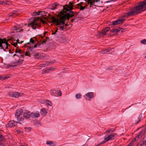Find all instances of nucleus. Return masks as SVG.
<instances>
[{
  "mask_svg": "<svg viewBox=\"0 0 146 146\" xmlns=\"http://www.w3.org/2000/svg\"><path fill=\"white\" fill-rule=\"evenodd\" d=\"M144 6L146 7V0L140 2L138 6L131 9L125 15L127 16L131 17L138 14L145 10Z\"/></svg>",
  "mask_w": 146,
  "mask_h": 146,
  "instance_id": "nucleus-1",
  "label": "nucleus"
},
{
  "mask_svg": "<svg viewBox=\"0 0 146 146\" xmlns=\"http://www.w3.org/2000/svg\"><path fill=\"white\" fill-rule=\"evenodd\" d=\"M116 133H113L108 136L106 135L104 137L105 138L104 140L102 141L100 144L95 146H100L101 145L103 144L108 141L114 139L116 138Z\"/></svg>",
  "mask_w": 146,
  "mask_h": 146,
  "instance_id": "nucleus-2",
  "label": "nucleus"
},
{
  "mask_svg": "<svg viewBox=\"0 0 146 146\" xmlns=\"http://www.w3.org/2000/svg\"><path fill=\"white\" fill-rule=\"evenodd\" d=\"M9 40L5 38H0V48L1 49H3L4 51H6L4 48H8V47L10 45L8 43Z\"/></svg>",
  "mask_w": 146,
  "mask_h": 146,
  "instance_id": "nucleus-3",
  "label": "nucleus"
},
{
  "mask_svg": "<svg viewBox=\"0 0 146 146\" xmlns=\"http://www.w3.org/2000/svg\"><path fill=\"white\" fill-rule=\"evenodd\" d=\"M39 25L36 19L34 18H33L30 19L28 25V27H31L33 29L35 30L36 27L39 26Z\"/></svg>",
  "mask_w": 146,
  "mask_h": 146,
  "instance_id": "nucleus-4",
  "label": "nucleus"
},
{
  "mask_svg": "<svg viewBox=\"0 0 146 146\" xmlns=\"http://www.w3.org/2000/svg\"><path fill=\"white\" fill-rule=\"evenodd\" d=\"M14 56L15 57V58H17V60H16L15 62H14V61L12 62H11V64H9L8 65L9 67L17 66L19 64L22 63L23 61V59L20 60L18 57L17 56L16 54H14Z\"/></svg>",
  "mask_w": 146,
  "mask_h": 146,
  "instance_id": "nucleus-5",
  "label": "nucleus"
},
{
  "mask_svg": "<svg viewBox=\"0 0 146 146\" xmlns=\"http://www.w3.org/2000/svg\"><path fill=\"white\" fill-rule=\"evenodd\" d=\"M110 27H107L106 28L101 31L99 32L98 35H99L100 36H102L106 35L107 34V32L110 30Z\"/></svg>",
  "mask_w": 146,
  "mask_h": 146,
  "instance_id": "nucleus-6",
  "label": "nucleus"
},
{
  "mask_svg": "<svg viewBox=\"0 0 146 146\" xmlns=\"http://www.w3.org/2000/svg\"><path fill=\"white\" fill-rule=\"evenodd\" d=\"M113 48H109L105 50H102L100 51V53L103 54H108L110 53H111L112 52H114V51H112V50L113 49Z\"/></svg>",
  "mask_w": 146,
  "mask_h": 146,
  "instance_id": "nucleus-7",
  "label": "nucleus"
},
{
  "mask_svg": "<svg viewBox=\"0 0 146 146\" xmlns=\"http://www.w3.org/2000/svg\"><path fill=\"white\" fill-rule=\"evenodd\" d=\"M85 98L87 100H90L94 96V95L92 92H89L86 94L84 96Z\"/></svg>",
  "mask_w": 146,
  "mask_h": 146,
  "instance_id": "nucleus-8",
  "label": "nucleus"
},
{
  "mask_svg": "<svg viewBox=\"0 0 146 146\" xmlns=\"http://www.w3.org/2000/svg\"><path fill=\"white\" fill-rule=\"evenodd\" d=\"M20 94V93L17 92H9L8 94V96L11 97L17 98L19 96Z\"/></svg>",
  "mask_w": 146,
  "mask_h": 146,
  "instance_id": "nucleus-9",
  "label": "nucleus"
},
{
  "mask_svg": "<svg viewBox=\"0 0 146 146\" xmlns=\"http://www.w3.org/2000/svg\"><path fill=\"white\" fill-rule=\"evenodd\" d=\"M69 15H70L69 14V13H67V14L61 16L60 17V19L64 20L65 22L66 20L68 21L69 18L72 17V16H69Z\"/></svg>",
  "mask_w": 146,
  "mask_h": 146,
  "instance_id": "nucleus-10",
  "label": "nucleus"
},
{
  "mask_svg": "<svg viewBox=\"0 0 146 146\" xmlns=\"http://www.w3.org/2000/svg\"><path fill=\"white\" fill-rule=\"evenodd\" d=\"M23 112V110L21 109H19L16 111L15 115V117L17 118L19 117L20 115L22 114V113Z\"/></svg>",
  "mask_w": 146,
  "mask_h": 146,
  "instance_id": "nucleus-11",
  "label": "nucleus"
},
{
  "mask_svg": "<svg viewBox=\"0 0 146 146\" xmlns=\"http://www.w3.org/2000/svg\"><path fill=\"white\" fill-rule=\"evenodd\" d=\"M18 122L14 120L9 121L8 124V127H12L17 125Z\"/></svg>",
  "mask_w": 146,
  "mask_h": 146,
  "instance_id": "nucleus-12",
  "label": "nucleus"
},
{
  "mask_svg": "<svg viewBox=\"0 0 146 146\" xmlns=\"http://www.w3.org/2000/svg\"><path fill=\"white\" fill-rule=\"evenodd\" d=\"M124 19H119L117 20H115L112 22V25H117L121 23H122L124 22Z\"/></svg>",
  "mask_w": 146,
  "mask_h": 146,
  "instance_id": "nucleus-13",
  "label": "nucleus"
},
{
  "mask_svg": "<svg viewBox=\"0 0 146 146\" xmlns=\"http://www.w3.org/2000/svg\"><path fill=\"white\" fill-rule=\"evenodd\" d=\"M23 115L25 119H28L31 117V113L28 111H26L23 113Z\"/></svg>",
  "mask_w": 146,
  "mask_h": 146,
  "instance_id": "nucleus-14",
  "label": "nucleus"
},
{
  "mask_svg": "<svg viewBox=\"0 0 146 146\" xmlns=\"http://www.w3.org/2000/svg\"><path fill=\"white\" fill-rule=\"evenodd\" d=\"M31 117L33 118H37L40 116L39 113L38 112L35 113H31Z\"/></svg>",
  "mask_w": 146,
  "mask_h": 146,
  "instance_id": "nucleus-15",
  "label": "nucleus"
},
{
  "mask_svg": "<svg viewBox=\"0 0 146 146\" xmlns=\"http://www.w3.org/2000/svg\"><path fill=\"white\" fill-rule=\"evenodd\" d=\"M68 38L67 36L65 35H63L60 38V40L62 43L65 42Z\"/></svg>",
  "mask_w": 146,
  "mask_h": 146,
  "instance_id": "nucleus-16",
  "label": "nucleus"
},
{
  "mask_svg": "<svg viewBox=\"0 0 146 146\" xmlns=\"http://www.w3.org/2000/svg\"><path fill=\"white\" fill-rule=\"evenodd\" d=\"M64 20L60 19V17L59 20H58V21L56 24L57 26L63 25L64 24Z\"/></svg>",
  "mask_w": 146,
  "mask_h": 146,
  "instance_id": "nucleus-17",
  "label": "nucleus"
},
{
  "mask_svg": "<svg viewBox=\"0 0 146 146\" xmlns=\"http://www.w3.org/2000/svg\"><path fill=\"white\" fill-rule=\"evenodd\" d=\"M99 0H88V3L90 4V5H94L95 2H97ZM90 7H91V6H90Z\"/></svg>",
  "mask_w": 146,
  "mask_h": 146,
  "instance_id": "nucleus-18",
  "label": "nucleus"
},
{
  "mask_svg": "<svg viewBox=\"0 0 146 146\" xmlns=\"http://www.w3.org/2000/svg\"><path fill=\"white\" fill-rule=\"evenodd\" d=\"M37 46H38V47H39V46L38 45H35L33 47V46H30L29 47V48L28 49V50H30L29 52H35V51L34 48H36L37 47Z\"/></svg>",
  "mask_w": 146,
  "mask_h": 146,
  "instance_id": "nucleus-19",
  "label": "nucleus"
},
{
  "mask_svg": "<svg viewBox=\"0 0 146 146\" xmlns=\"http://www.w3.org/2000/svg\"><path fill=\"white\" fill-rule=\"evenodd\" d=\"M121 28L117 27L116 28L113 29L112 30H111V31L113 33H117L121 30Z\"/></svg>",
  "mask_w": 146,
  "mask_h": 146,
  "instance_id": "nucleus-20",
  "label": "nucleus"
},
{
  "mask_svg": "<svg viewBox=\"0 0 146 146\" xmlns=\"http://www.w3.org/2000/svg\"><path fill=\"white\" fill-rule=\"evenodd\" d=\"M34 58L39 59L41 57V55L40 54L36 53L34 55Z\"/></svg>",
  "mask_w": 146,
  "mask_h": 146,
  "instance_id": "nucleus-21",
  "label": "nucleus"
},
{
  "mask_svg": "<svg viewBox=\"0 0 146 146\" xmlns=\"http://www.w3.org/2000/svg\"><path fill=\"white\" fill-rule=\"evenodd\" d=\"M40 113L41 115H44L46 114L47 112L45 109L42 108L41 110Z\"/></svg>",
  "mask_w": 146,
  "mask_h": 146,
  "instance_id": "nucleus-22",
  "label": "nucleus"
},
{
  "mask_svg": "<svg viewBox=\"0 0 146 146\" xmlns=\"http://www.w3.org/2000/svg\"><path fill=\"white\" fill-rule=\"evenodd\" d=\"M143 134L144 131L143 130H142L139 133L137 136L135 138L136 139L137 138H139L140 137H141L142 135H143Z\"/></svg>",
  "mask_w": 146,
  "mask_h": 146,
  "instance_id": "nucleus-23",
  "label": "nucleus"
},
{
  "mask_svg": "<svg viewBox=\"0 0 146 146\" xmlns=\"http://www.w3.org/2000/svg\"><path fill=\"white\" fill-rule=\"evenodd\" d=\"M46 144L50 146H55V144L52 141H47L46 142Z\"/></svg>",
  "mask_w": 146,
  "mask_h": 146,
  "instance_id": "nucleus-24",
  "label": "nucleus"
},
{
  "mask_svg": "<svg viewBox=\"0 0 146 146\" xmlns=\"http://www.w3.org/2000/svg\"><path fill=\"white\" fill-rule=\"evenodd\" d=\"M16 12H17L16 11H13V12L9 14V16H12L13 17H15L17 15V14L16 13Z\"/></svg>",
  "mask_w": 146,
  "mask_h": 146,
  "instance_id": "nucleus-25",
  "label": "nucleus"
},
{
  "mask_svg": "<svg viewBox=\"0 0 146 146\" xmlns=\"http://www.w3.org/2000/svg\"><path fill=\"white\" fill-rule=\"evenodd\" d=\"M57 29L60 31H63L64 29H65L64 26H57Z\"/></svg>",
  "mask_w": 146,
  "mask_h": 146,
  "instance_id": "nucleus-26",
  "label": "nucleus"
},
{
  "mask_svg": "<svg viewBox=\"0 0 146 146\" xmlns=\"http://www.w3.org/2000/svg\"><path fill=\"white\" fill-rule=\"evenodd\" d=\"M21 28V26L19 25H17L13 27V30L18 31L19 28Z\"/></svg>",
  "mask_w": 146,
  "mask_h": 146,
  "instance_id": "nucleus-27",
  "label": "nucleus"
},
{
  "mask_svg": "<svg viewBox=\"0 0 146 146\" xmlns=\"http://www.w3.org/2000/svg\"><path fill=\"white\" fill-rule=\"evenodd\" d=\"M141 116L140 115H139V117L137 118V119H135V123H138L141 121Z\"/></svg>",
  "mask_w": 146,
  "mask_h": 146,
  "instance_id": "nucleus-28",
  "label": "nucleus"
},
{
  "mask_svg": "<svg viewBox=\"0 0 146 146\" xmlns=\"http://www.w3.org/2000/svg\"><path fill=\"white\" fill-rule=\"evenodd\" d=\"M62 95L61 92L60 90L57 91L56 96H60Z\"/></svg>",
  "mask_w": 146,
  "mask_h": 146,
  "instance_id": "nucleus-29",
  "label": "nucleus"
},
{
  "mask_svg": "<svg viewBox=\"0 0 146 146\" xmlns=\"http://www.w3.org/2000/svg\"><path fill=\"white\" fill-rule=\"evenodd\" d=\"M56 92L57 91L56 90H52L51 92L52 95L53 96H56Z\"/></svg>",
  "mask_w": 146,
  "mask_h": 146,
  "instance_id": "nucleus-30",
  "label": "nucleus"
},
{
  "mask_svg": "<svg viewBox=\"0 0 146 146\" xmlns=\"http://www.w3.org/2000/svg\"><path fill=\"white\" fill-rule=\"evenodd\" d=\"M76 97L77 99H80L81 98L82 95L80 94H77L76 95Z\"/></svg>",
  "mask_w": 146,
  "mask_h": 146,
  "instance_id": "nucleus-31",
  "label": "nucleus"
},
{
  "mask_svg": "<svg viewBox=\"0 0 146 146\" xmlns=\"http://www.w3.org/2000/svg\"><path fill=\"white\" fill-rule=\"evenodd\" d=\"M136 141V138H135L127 146H132V145L133 144V143L134 142Z\"/></svg>",
  "mask_w": 146,
  "mask_h": 146,
  "instance_id": "nucleus-32",
  "label": "nucleus"
},
{
  "mask_svg": "<svg viewBox=\"0 0 146 146\" xmlns=\"http://www.w3.org/2000/svg\"><path fill=\"white\" fill-rule=\"evenodd\" d=\"M52 23H57L58 20L56 19L54 17H52Z\"/></svg>",
  "mask_w": 146,
  "mask_h": 146,
  "instance_id": "nucleus-33",
  "label": "nucleus"
},
{
  "mask_svg": "<svg viewBox=\"0 0 146 146\" xmlns=\"http://www.w3.org/2000/svg\"><path fill=\"white\" fill-rule=\"evenodd\" d=\"M69 14L70 15L69 16H72V17L74 16V12L72 11H69Z\"/></svg>",
  "mask_w": 146,
  "mask_h": 146,
  "instance_id": "nucleus-34",
  "label": "nucleus"
},
{
  "mask_svg": "<svg viewBox=\"0 0 146 146\" xmlns=\"http://www.w3.org/2000/svg\"><path fill=\"white\" fill-rule=\"evenodd\" d=\"M17 120L19 122L23 121L24 120V118L21 117L20 118H17Z\"/></svg>",
  "mask_w": 146,
  "mask_h": 146,
  "instance_id": "nucleus-35",
  "label": "nucleus"
},
{
  "mask_svg": "<svg viewBox=\"0 0 146 146\" xmlns=\"http://www.w3.org/2000/svg\"><path fill=\"white\" fill-rule=\"evenodd\" d=\"M46 103L49 106H51L52 104L51 102L49 100H47Z\"/></svg>",
  "mask_w": 146,
  "mask_h": 146,
  "instance_id": "nucleus-36",
  "label": "nucleus"
},
{
  "mask_svg": "<svg viewBox=\"0 0 146 146\" xmlns=\"http://www.w3.org/2000/svg\"><path fill=\"white\" fill-rule=\"evenodd\" d=\"M141 43L143 44H146V39H144L141 40Z\"/></svg>",
  "mask_w": 146,
  "mask_h": 146,
  "instance_id": "nucleus-37",
  "label": "nucleus"
},
{
  "mask_svg": "<svg viewBox=\"0 0 146 146\" xmlns=\"http://www.w3.org/2000/svg\"><path fill=\"white\" fill-rule=\"evenodd\" d=\"M63 9L66 11H68L69 12V11H70L68 9V6H67V7H66L65 6H64L63 7Z\"/></svg>",
  "mask_w": 146,
  "mask_h": 146,
  "instance_id": "nucleus-38",
  "label": "nucleus"
},
{
  "mask_svg": "<svg viewBox=\"0 0 146 146\" xmlns=\"http://www.w3.org/2000/svg\"><path fill=\"white\" fill-rule=\"evenodd\" d=\"M16 55H17V56L19 58H23L24 57V55H19L18 54H16Z\"/></svg>",
  "mask_w": 146,
  "mask_h": 146,
  "instance_id": "nucleus-39",
  "label": "nucleus"
},
{
  "mask_svg": "<svg viewBox=\"0 0 146 146\" xmlns=\"http://www.w3.org/2000/svg\"><path fill=\"white\" fill-rule=\"evenodd\" d=\"M30 41L33 44H34L35 43V41L34 40H33L32 38H30Z\"/></svg>",
  "mask_w": 146,
  "mask_h": 146,
  "instance_id": "nucleus-40",
  "label": "nucleus"
},
{
  "mask_svg": "<svg viewBox=\"0 0 146 146\" xmlns=\"http://www.w3.org/2000/svg\"><path fill=\"white\" fill-rule=\"evenodd\" d=\"M86 7V6H81L80 7V10H83Z\"/></svg>",
  "mask_w": 146,
  "mask_h": 146,
  "instance_id": "nucleus-41",
  "label": "nucleus"
},
{
  "mask_svg": "<svg viewBox=\"0 0 146 146\" xmlns=\"http://www.w3.org/2000/svg\"><path fill=\"white\" fill-rule=\"evenodd\" d=\"M68 9L69 8V10H72L73 9V6H68Z\"/></svg>",
  "mask_w": 146,
  "mask_h": 146,
  "instance_id": "nucleus-42",
  "label": "nucleus"
},
{
  "mask_svg": "<svg viewBox=\"0 0 146 146\" xmlns=\"http://www.w3.org/2000/svg\"><path fill=\"white\" fill-rule=\"evenodd\" d=\"M63 25L64 26V28L65 29H66V27L68 26V25L67 23L65 24V22H64V24H63Z\"/></svg>",
  "mask_w": 146,
  "mask_h": 146,
  "instance_id": "nucleus-43",
  "label": "nucleus"
},
{
  "mask_svg": "<svg viewBox=\"0 0 146 146\" xmlns=\"http://www.w3.org/2000/svg\"><path fill=\"white\" fill-rule=\"evenodd\" d=\"M46 40H44V39L42 40V41H41V42H42V44H43L46 41V40H47V39H48V38H47L46 37Z\"/></svg>",
  "mask_w": 146,
  "mask_h": 146,
  "instance_id": "nucleus-44",
  "label": "nucleus"
},
{
  "mask_svg": "<svg viewBox=\"0 0 146 146\" xmlns=\"http://www.w3.org/2000/svg\"><path fill=\"white\" fill-rule=\"evenodd\" d=\"M11 3L9 1H8L7 2H6L5 3V5H10Z\"/></svg>",
  "mask_w": 146,
  "mask_h": 146,
  "instance_id": "nucleus-45",
  "label": "nucleus"
},
{
  "mask_svg": "<svg viewBox=\"0 0 146 146\" xmlns=\"http://www.w3.org/2000/svg\"><path fill=\"white\" fill-rule=\"evenodd\" d=\"M5 3H6L4 1H1L0 4L5 5Z\"/></svg>",
  "mask_w": 146,
  "mask_h": 146,
  "instance_id": "nucleus-46",
  "label": "nucleus"
},
{
  "mask_svg": "<svg viewBox=\"0 0 146 146\" xmlns=\"http://www.w3.org/2000/svg\"><path fill=\"white\" fill-rule=\"evenodd\" d=\"M50 63H48L47 64L46 63L45 64H44V67H45L47 66L48 65H50Z\"/></svg>",
  "mask_w": 146,
  "mask_h": 146,
  "instance_id": "nucleus-47",
  "label": "nucleus"
},
{
  "mask_svg": "<svg viewBox=\"0 0 146 146\" xmlns=\"http://www.w3.org/2000/svg\"><path fill=\"white\" fill-rule=\"evenodd\" d=\"M18 51H19V52H18V54H21L23 52L21 50H19Z\"/></svg>",
  "mask_w": 146,
  "mask_h": 146,
  "instance_id": "nucleus-48",
  "label": "nucleus"
},
{
  "mask_svg": "<svg viewBox=\"0 0 146 146\" xmlns=\"http://www.w3.org/2000/svg\"><path fill=\"white\" fill-rule=\"evenodd\" d=\"M110 130H107L105 132V133H110Z\"/></svg>",
  "mask_w": 146,
  "mask_h": 146,
  "instance_id": "nucleus-49",
  "label": "nucleus"
},
{
  "mask_svg": "<svg viewBox=\"0 0 146 146\" xmlns=\"http://www.w3.org/2000/svg\"><path fill=\"white\" fill-rule=\"evenodd\" d=\"M41 21L43 24H45L46 23V21H44L42 20H41Z\"/></svg>",
  "mask_w": 146,
  "mask_h": 146,
  "instance_id": "nucleus-50",
  "label": "nucleus"
},
{
  "mask_svg": "<svg viewBox=\"0 0 146 146\" xmlns=\"http://www.w3.org/2000/svg\"><path fill=\"white\" fill-rule=\"evenodd\" d=\"M126 31V29H124L121 31V33H122L123 32H124Z\"/></svg>",
  "mask_w": 146,
  "mask_h": 146,
  "instance_id": "nucleus-51",
  "label": "nucleus"
},
{
  "mask_svg": "<svg viewBox=\"0 0 146 146\" xmlns=\"http://www.w3.org/2000/svg\"><path fill=\"white\" fill-rule=\"evenodd\" d=\"M69 4L70 5V6H73V3L71 2H69Z\"/></svg>",
  "mask_w": 146,
  "mask_h": 146,
  "instance_id": "nucleus-52",
  "label": "nucleus"
},
{
  "mask_svg": "<svg viewBox=\"0 0 146 146\" xmlns=\"http://www.w3.org/2000/svg\"><path fill=\"white\" fill-rule=\"evenodd\" d=\"M9 77H8L7 76H5L4 78L3 79V80L7 79L9 78Z\"/></svg>",
  "mask_w": 146,
  "mask_h": 146,
  "instance_id": "nucleus-53",
  "label": "nucleus"
},
{
  "mask_svg": "<svg viewBox=\"0 0 146 146\" xmlns=\"http://www.w3.org/2000/svg\"><path fill=\"white\" fill-rule=\"evenodd\" d=\"M55 62V60H53L52 61H51L50 63H53Z\"/></svg>",
  "mask_w": 146,
  "mask_h": 146,
  "instance_id": "nucleus-54",
  "label": "nucleus"
},
{
  "mask_svg": "<svg viewBox=\"0 0 146 146\" xmlns=\"http://www.w3.org/2000/svg\"><path fill=\"white\" fill-rule=\"evenodd\" d=\"M19 51H18V50H17V49H16V50L15 51V53L18 54V52H19Z\"/></svg>",
  "mask_w": 146,
  "mask_h": 146,
  "instance_id": "nucleus-55",
  "label": "nucleus"
},
{
  "mask_svg": "<svg viewBox=\"0 0 146 146\" xmlns=\"http://www.w3.org/2000/svg\"><path fill=\"white\" fill-rule=\"evenodd\" d=\"M19 40L18 39L17 40V43H21L22 42H21V43H20L19 42Z\"/></svg>",
  "mask_w": 146,
  "mask_h": 146,
  "instance_id": "nucleus-56",
  "label": "nucleus"
},
{
  "mask_svg": "<svg viewBox=\"0 0 146 146\" xmlns=\"http://www.w3.org/2000/svg\"><path fill=\"white\" fill-rule=\"evenodd\" d=\"M143 55H144L145 58H146V53H144L143 54Z\"/></svg>",
  "mask_w": 146,
  "mask_h": 146,
  "instance_id": "nucleus-57",
  "label": "nucleus"
},
{
  "mask_svg": "<svg viewBox=\"0 0 146 146\" xmlns=\"http://www.w3.org/2000/svg\"><path fill=\"white\" fill-rule=\"evenodd\" d=\"M49 70H50L52 71L54 70V68H49Z\"/></svg>",
  "mask_w": 146,
  "mask_h": 146,
  "instance_id": "nucleus-58",
  "label": "nucleus"
},
{
  "mask_svg": "<svg viewBox=\"0 0 146 146\" xmlns=\"http://www.w3.org/2000/svg\"><path fill=\"white\" fill-rule=\"evenodd\" d=\"M56 7H54L52 8L51 9L52 10H55L56 9Z\"/></svg>",
  "mask_w": 146,
  "mask_h": 146,
  "instance_id": "nucleus-59",
  "label": "nucleus"
},
{
  "mask_svg": "<svg viewBox=\"0 0 146 146\" xmlns=\"http://www.w3.org/2000/svg\"><path fill=\"white\" fill-rule=\"evenodd\" d=\"M0 138H3V135L0 133Z\"/></svg>",
  "mask_w": 146,
  "mask_h": 146,
  "instance_id": "nucleus-60",
  "label": "nucleus"
},
{
  "mask_svg": "<svg viewBox=\"0 0 146 146\" xmlns=\"http://www.w3.org/2000/svg\"><path fill=\"white\" fill-rule=\"evenodd\" d=\"M29 54H29L27 52H26V53L25 55V56H29Z\"/></svg>",
  "mask_w": 146,
  "mask_h": 146,
  "instance_id": "nucleus-61",
  "label": "nucleus"
},
{
  "mask_svg": "<svg viewBox=\"0 0 146 146\" xmlns=\"http://www.w3.org/2000/svg\"><path fill=\"white\" fill-rule=\"evenodd\" d=\"M30 44V43L29 42H28L27 43H26V44H25V46H26V45L27 44Z\"/></svg>",
  "mask_w": 146,
  "mask_h": 146,
  "instance_id": "nucleus-62",
  "label": "nucleus"
},
{
  "mask_svg": "<svg viewBox=\"0 0 146 146\" xmlns=\"http://www.w3.org/2000/svg\"><path fill=\"white\" fill-rule=\"evenodd\" d=\"M13 58H14V59L15 60V61L13 60V61H14V62H15L16 60H17V58H15V57H14V55L13 56Z\"/></svg>",
  "mask_w": 146,
  "mask_h": 146,
  "instance_id": "nucleus-63",
  "label": "nucleus"
},
{
  "mask_svg": "<svg viewBox=\"0 0 146 146\" xmlns=\"http://www.w3.org/2000/svg\"><path fill=\"white\" fill-rule=\"evenodd\" d=\"M17 44V43H14V44H13V45L14 46H15V47H16V46Z\"/></svg>",
  "mask_w": 146,
  "mask_h": 146,
  "instance_id": "nucleus-64",
  "label": "nucleus"
}]
</instances>
